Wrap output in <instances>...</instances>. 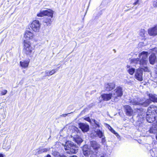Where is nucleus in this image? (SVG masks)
<instances>
[{"instance_id": "nucleus-43", "label": "nucleus", "mask_w": 157, "mask_h": 157, "mask_svg": "<svg viewBox=\"0 0 157 157\" xmlns=\"http://www.w3.org/2000/svg\"><path fill=\"white\" fill-rule=\"evenodd\" d=\"M0 157H4V155L3 154L0 153Z\"/></svg>"}, {"instance_id": "nucleus-6", "label": "nucleus", "mask_w": 157, "mask_h": 157, "mask_svg": "<svg viewBox=\"0 0 157 157\" xmlns=\"http://www.w3.org/2000/svg\"><path fill=\"white\" fill-rule=\"evenodd\" d=\"M113 98L114 100L117 99L118 98L121 97L123 95V88L121 86H118L113 91H112Z\"/></svg>"}, {"instance_id": "nucleus-36", "label": "nucleus", "mask_w": 157, "mask_h": 157, "mask_svg": "<svg viewBox=\"0 0 157 157\" xmlns=\"http://www.w3.org/2000/svg\"><path fill=\"white\" fill-rule=\"evenodd\" d=\"M153 6L154 7H157V1L154 0L153 3Z\"/></svg>"}, {"instance_id": "nucleus-12", "label": "nucleus", "mask_w": 157, "mask_h": 157, "mask_svg": "<svg viewBox=\"0 0 157 157\" xmlns=\"http://www.w3.org/2000/svg\"><path fill=\"white\" fill-rule=\"evenodd\" d=\"M125 109L126 114L128 116H131L133 113V110L131 107L129 105H125L124 106Z\"/></svg>"}, {"instance_id": "nucleus-32", "label": "nucleus", "mask_w": 157, "mask_h": 157, "mask_svg": "<svg viewBox=\"0 0 157 157\" xmlns=\"http://www.w3.org/2000/svg\"><path fill=\"white\" fill-rule=\"evenodd\" d=\"M145 33V31L143 29H141L140 30V32L139 33V35H140L142 36H144Z\"/></svg>"}, {"instance_id": "nucleus-21", "label": "nucleus", "mask_w": 157, "mask_h": 157, "mask_svg": "<svg viewBox=\"0 0 157 157\" xmlns=\"http://www.w3.org/2000/svg\"><path fill=\"white\" fill-rule=\"evenodd\" d=\"M96 132L99 137L102 138L103 140H105L103 133L99 129H97V131H96Z\"/></svg>"}, {"instance_id": "nucleus-11", "label": "nucleus", "mask_w": 157, "mask_h": 157, "mask_svg": "<svg viewBox=\"0 0 157 157\" xmlns=\"http://www.w3.org/2000/svg\"><path fill=\"white\" fill-rule=\"evenodd\" d=\"M143 73L142 71L138 69L135 75V77L137 80L141 81L143 80Z\"/></svg>"}, {"instance_id": "nucleus-38", "label": "nucleus", "mask_w": 157, "mask_h": 157, "mask_svg": "<svg viewBox=\"0 0 157 157\" xmlns=\"http://www.w3.org/2000/svg\"><path fill=\"white\" fill-rule=\"evenodd\" d=\"M67 113V114H63L62 115H60V117H66L68 115V114H71V113Z\"/></svg>"}, {"instance_id": "nucleus-31", "label": "nucleus", "mask_w": 157, "mask_h": 157, "mask_svg": "<svg viewBox=\"0 0 157 157\" xmlns=\"http://www.w3.org/2000/svg\"><path fill=\"white\" fill-rule=\"evenodd\" d=\"M52 154L56 157H59L60 155L59 152L55 150L52 151Z\"/></svg>"}, {"instance_id": "nucleus-44", "label": "nucleus", "mask_w": 157, "mask_h": 157, "mask_svg": "<svg viewBox=\"0 0 157 157\" xmlns=\"http://www.w3.org/2000/svg\"><path fill=\"white\" fill-rule=\"evenodd\" d=\"M46 157H51V156L50 155H47V156H46Z\"/></svg>"}, {"instance_id": "nucleus-42", "label": "nucleus", "mask_w": 157, "mask_h": 157, "mask_svg": "<svg viewBox=\"0 0 157 157\" xmlns=\"http://www.w3.org/2000/svg\"><path fill=\"white\" fill-rule=\"evenodd\" d=\"M59 157H66L65 156L63 155H59Z\"/></svg>"}, {"instance_id": "nucleus-15", "label": "nucleus", "mask_w": 157, "mask_h": 157, "mask_svg": "<svg viewBox=\"0 0 157 157\" xmlns=\"http://www.w3.org/2000/svg\"><path fill=\"white\" fill-rule=\"evenodd\" d=\"M29 62L30 59H29L20 61V66L23 68H27L28 67Z\"/></svg>"}, {"instance_id": "nucleus-17", "label": "nucleus", "mask_w": 157, "mask_h": 157, "mask_svg": "<svg viewBox=\"0 0 157 157\" xmlns=\"http://www.w3.org/2000/svg\"><path fill=\"white\" fill-rule=\"evenodd\" d=\"M115 84L113 83H110L106 84L105 87L107 91H111L114 88Z\"/></svg>"}, {"instance_id": "nucleus-19", "label": "nucleus", "mask_w": 157, "mask_h": 157, "mask_svg": "<svg viewBox=\"0 0 157 157\" xmlns=\"http://www.w3.org/2000/svg\"><path fill=\"white\" fill-rule=\"evenodd\" d=\"M150 133L155 134L157 132V123L153 124L149 130Z\"/></svg>"}, {"instance_id": "nucleus-29", "label": "nucleus", "mask_w": 157, "mask_h": 157, "mask_svg": "<svg viewBox=\"0 0 157 157\" xmlns=\"http://www.w3.org/2000/svg\"><path fill=\"white\" fill-rule=\"evenodd\" d=\"M108 128L116 136H119V135L118 133L116 132L109 125Z\"/></svg>"}, {"instance_id": "nucleus-49", "label": "nucleus", "mask_w": 157, "mask_h": 157, "mask_svg": "<svg viewBox=\"0 0 157 157\" xmlns=\"http://www.w3.org/2000/svg\"><path fill=\"white\" fill-rule=\"evenodd\" d=\"M143 44V43H140L139 44Z\"/></svg>"}, {"instance_id": "nucleus-41", "label": "nucleus", "mask_w": 157, "mask_h": 157, "mask_svg": "<svg viewBox=\"0 0 157 157\" xmlns=\"http://www.w3.org/2000/svg\"><path fill=\"white\" fill-rule=\"evenodd\" d=\"M155 77L157 78V67L156 68V70H155Z\"/></svg>"}, {"instance_id": "nucleus-7", "label": "nucleus", "mask_w": 157, "mask_h": 157, "mask_svg": "<svg viewBox=\"0 0 157 157\" xmlns=\"http://www.w3.org/2000/svg\"><path fill=\"white\" fill-rule=\"evenodd\" d=\"M53 13V11L52 10H46L41 11L40 13L37 14V16L39 17H42L46 15L52 18Z\"/></svg>"}, {"instance_id": "nucleus-33", "label": "nucleus", "mask_w": 157, "mask_h": 157, "mask_svg": "<svg viewBox=\"0 0 157 157\" xmlns=\"http://www.w3.org/2000/svg\"><path fill=\"white\" fill-rule=\"evenodd\" d=\"M94 122L95 124L97 125V126L98 127H101V124L99 122L97 121H96L95 120H94Z\"/></svg>"}, {"instance_id": "nucleus-24", "label": "nucleus", "mask_w": 157, "mask_h": 157, "mask_svg": "<svg viewBox=\"0 0 157 157\" xmlns=\"http://www.w3.org/2000/svg\"><path fill=\"white\" fill-rule=\"evenodd\" d=\"M49 18L48 17H46L45 18L44 20V22L45 23H46L47 25H50L51 24V23L52 22V21L51 18Z\"/></svg>"}, {"instance_id": "nucleus-20", "label": "nucleus", "mask_w": 157, "mask_h": 157, "mask_svg": "<svg viewBox=\"0 0 157 157\" xmlns=\"http://www.w3.org/2000/svg\"><path fill=\"white\" fill-rule=\"evenodd\" d=\"M71 136L73 138V140H75L78 144H80L82 141V140L81 138L78 135L75 136H73L72 135Z\"/></svg>"}, {"instance_id": "nucleus-9", "label": "nucleus", "mask_w": 157, "mask_h": 157, "mask_svg": "<svg viewBox=\"0 0 157 157\" xmlns=\"http://www.w3.org/2000/svg\"><path fill=\"white\" fill-rule=\"evenodd\" d=\"M148 33L151 36H155L157 35V25L154 27L148 29Z\"/></svg>"}, {"instance_id": "nucleus-27", "label": "nucleus", "mask_w": 157, "mask_h": 157, "mask_svg": "<svg viewBox=\"0 0 157 157\" xmlns=\"http://www.w3.org/2000/svg\"><path fill=\"white\" fill-rule=\"evenodd\" d=\"M129 102L133 105H140V103L139 102H138L136 101V100H135L134 99H132Z\"/></svg>"}, {"instance_id": "nucleus-37", "label": "nucleus", "mask_w": 157, "mask_h": 157, "mask_svg": "<svg viewBox=\"0 0 157 157\" xmlns=\"http://www.w3.org/2000/svg\"><path fill=\"white\" fill-rule=\"evenodd\" d=\"M7 93V91L6 90H4L1 92V95H3L6 94Z\"/></svg>"}, {"instance_id": "nucleus-34", "label": "nucleus", "mask_w": 157, "mask_h": 157, "mask_svg": "<svg viewBox=\"0 0 157 157\" xmlns=\"http://www.w3.org/2000/svg\"><path fill=\"white\" fill-rule=\"evenodd\" d=\"M47 151V150H46V149H43L38 151V154H40L42 152H46Z\"/></svg>"}, {"instance_id": "nucleus-50", "label": "nucleus", "mask_w": 157, "mask_h": 157, "mask_svg": "<svg viewBox=\"0 0 157 157\" xmlns=\"http://www.w3.org/2000/svg\"><path fill=\"white\" fill-rule=\"evenodd\" d=\"M155 0L157 1V0Z\"/></svg>"}, {"instance_id": "nucleus-26", "label": "nucleus", "mask_w": 157, "mask_h": 157, "mask_svg": "<svg viewBox=\"0 0 157 157\" xmlns=\"http://www.w3.org/2000/svg\"><path fill=\"white\" fill-rule=\"evenodd\" d=\"M151 103V100L149 99H147L143 103H140V104H141L144 106L146 107L147 106Z\"/></svg>"}, {"instance_id": "nucleus-1", "label": "nucleus", "mask_w": 157, "mask_h": 157, "mask_svg": "<svg viewBox=\"0 0 157 157\" xmlns=\"http://www.w3.org/2000/svg\"><path fill=\"white\" fill-rule=\"evenodd\" d=\"M147 52L143 51L139 55V58L133 59L132 61L133 63H139L140 66L142 67V69L144 71H149V69L147 65L148 63Z\"/></svg>"}, {"instance_id": "nucleus-13", "label": "nucleus", "mask_w": 157, "mask_h": 157, "mask_svg": "<svg viewBox=\"0 0 157 157\" xmlns=\"http://www.w3.org/2000/svg\"><path fill=\"white\" fill-rule=\"evenodd\" d=\"M101 98L104 101H108L111 98H113V95L112 93L110 94H104L101 95Z\"/></svg>"}, {"instance_id": "nucleus-40", "label": "nucleus", "mask_w": 157, "mask_h": 157, "mask_svg": "<svg viewBox=\"0 0 157 157\" xmlns=\"http://www.w3.org/2000/svg\"><path fill=\"white\" fill-rule=\"evenodd\" d=\"M84 119L85 120H86V121H88L89 122H91V120H90V118H89V117H86L84 118Z\"/></svg>"}, {"instance_id": "nucleus-4", "label": "nucleus", "mask_w": 157, "mask_h": 157, "mask_svg": "<svg viewBox=\"0 0 157 157\" xmlns=\"http://www.w3.org/2000/svg\"><path fill=\"white\" fill-rule=\"evenodd\" d=\"M98 148H83V153L86 156H88L92 154V157H94L93 155H96L98 154Z\"/></svg>"}, {"instance_id": "nucleus-46", "label": "nucleus", "mask_w": 157, "mask_h": 157, "mask_svg": "<svg viewBox=\"0 0 157 157\" xmlns=\"http://www.w3.org/2000/svg\"><path fill=\"white\" fill-rule=\"evenodd\" d=\"M100 157H105L104 156H102Z\"/></svg>"}, {"instance_id": "nucleus-47", "label": "nucleus", "mask_w": 157, "mask_h": 157, "mask_svg": "<svg viewBox=\"0 0 157 157\" xmlns=\"http://www.w3.org/2000/svg\"><path fill=\"white\" fill-rule=\"evenodd\" d=\"M156 48H154V50H156Z\"/></svg>"}, {"instance_id": "nucleus-48", "label": "nucleus", "mask_w": 157, "mask_h": 157, "mask_svg": "<svg viewBox=\"0 0 157 157\" xmlns=\"http://www.w3.org/2000/svg\"><path fill=\"white\" fill-rule=\"evenodd\" d=\"M156 139L157 140V135L156 136Z\"/></svg>"}, {"instance_id": "nucleus-2", "label": "nucleus", "mask_w": 157, "mask_h": 157, "mask_svg": "<svg viewBox=\"0 0 157 157\" xmlns=\"http://www.w3.org/2000/svg\"><path fill=\"white\" fill-rule=\"evenodd\" d=\"M157 110V107L153 105L148 108L146 116V120L148 122L152 123L155 121Z\"/></svg>"}, {"instance_id": "nucleus-23", "label": "nucleus", "mask_w": 157, "mask_h": 157, "mask_svg": "<svg viewBox=\"0 0 157 157\" xmlns=\"http://www.w3.org/2000/svg\"><path fill=\"white\" fill-rule=\"evenodd\" d=\"M128 71L130 75H132L135 71V69L131 67L130 65H127V66Z\"/></svg>"}, {"instance_id": "nucleus-5", "label": "nucleus", "mask_w": 157, "mask_h": 157, "mask_svg": "<svg viewBox=\"0 0 157 157\" xmlns=\"http://www.w3.org/2000/svg\"><path fill=\"white\" fill-rule=\"evenodd\" d=\"M41 24L40 21L37 20L33 21L31 24L29 25L30 28L33 31L37 32L40 30Z\"/></svg>"}, {"instance_id": "nucleus-30", "label": "nucleus", "mask_w": 157, "mask_h": 157, "mask_svg": "<svg viewBox=\"0 0 157 157\" xmlns=\"http://www.w3.org/2000/svg\"><path fill=\"white\" fill-rule=\"evenodd\" d=\"M59 67L57 68L56 69H53L51 71H49V75L50 76L56 72L58 70Z\"/></svg>"}, {"instance_id": "nucleus-18", "label": "nucleus", "mask_w": 157, "mask_h": 157, "mask_svg": "<svg viewBox=\"0 0 157 157\" xmlns=\"http://www.w3.org/2000/svg\"><path fill=\"white\" fill-rule=\"evenodd\" d=\"M75 148H65V150L66 151V152L69 154H75L77 152V149H76Z\"/></svg>"}, {"instance_id": "nucleus-8", "label": "nucleus", "mask_w": 157, "mask_h": 157, "mask_svg": "<svg viewBox=\"0 0 157 157\" xmlns=\"http://www.w3.org/2000/svg\"><path fill=\"white\" fill-rule=\"evenodd\" d=\"M56 145H57V146L59 147H61V146H62L66 147H72L74 146L75 147H76L75 145H74V143L71 141H67L65 142L64 144H61L59 142H56Z\"/></svg>"}, {"instance_id": "nucleus-10", "label": "nucleus", "mask_w": 157, "mask_h": 157, "mask_svg": "<svg viewBox=\"0 0 157 157\" xmlns=\"http://www.w3.org/2000/svg\"><path fill=\"white\" fill-rule=\"evenodd\" d=\"M34 36V35L33 33L29 30H26L25 31L24 37L26 40H31Z\"/></svg>"}, {"instance_id": "nucleus-16", "label": "nucleus", "mask_w": 157, "mask_h": 157, "mask_svg": "<svg viewBox=\"0 0 157 157\" xmlns=\"http://www.w3.org/2000/svg\"><path fill=\"white\" fill-rule=\"evenodd\" d=\"M150 63L152 65L155 64L156 60V57L154 53H152L149 57Z\"/></svg>"}, {"instance_id": "nucleus-39", "label": "nucleus", "mask_w": 157, "mask_h": 157, "mask_svg": "<svg viewBox=\"0 0 157 157\" xmlns=\"http://www.w3.org/2000/svg\"><path fill=\"white\" fill-rule=\"evenodd\" d=\"M49 75V71H46L45 72V76H50Z\"/></svg>"}, {"instance_id": "nucleus-45", "label": "nucleus", "mask_w": 157, "mask_h": 157, "mask_svg": "<svg viewBox=\"0 0 157 157\" xmlns=\"http://www.w3.org/2000/svg\"><path fill=\"white\" fill-rule=\"evenodd\" d=\"M70 157H77L76 155H74V156Z\"/></svg>"}, {"instance_id": "nucleus-14", "label": "nucleus", "mask_w": 157, "mask_h": 157, "mask_svg": "<svg viewBox=\"0 0 157 157\" xmlns=\"http://www.w3.org/2000/svg\"><path fill=\"white\" fill-rule=\"evenodd\" d=\"M79 128L83 132H86L89 131V126L87 124L83 123H81L79 124Z\"/></svg>"}, {"instance_id": "nucleus-35", "label": "nucleus", "mask_w": 157, "mask_h": 157, "mask_svg": "<svg viewBox=\"0 0 157 157\" xmlns=\"http://www.w3.org/2000/svg\"><path fill=\"white\" fill-rule=\"evenodd\" d=\"M140 0H136L135 2L133 3V4L134 5H139L140 2L139 1Z\"/></svg>"}, {"instance_id": "nucleus-28", "label": "nucleus", "mask_w": 157, "mask_h": 157, "mask_svg": "<svg viewBox=\"0 0 157 157\" xmlns=\"http://www.w3.org/2000/svg\"><path fill=\"white\" fill-rule=\"evenodd\" d=\"M91 147H99L98 144L97 142L94 141H92L90 142Z\"/></svg>"}, {"instance_id": "nucleus-22", "label": "nucleus", "mask_w": 157, "mask_h": 157, "mask_svg": "<svg viewBox=\"0 0 157 157\" xmlns=\"http://www.w3.org/2000/svg\"><path fill=\"white\" fill-rule=\"evenodd\" d=\"M149 97L150 100L151 101L157 102V97H156L155 94H149Z\"/></svg>"}, {"instance_id": "nucleus-25", "label": "nucleus", "mask_w": 157, "mask_h": 157, "mask_svg": "<svg viewBox=\"0 0 157 157\" xmlns=\"http://www.w3.org/2000/svg\"><path fill=\"white\" fill-rule=\"evenodd\" d=\"M145 117V113H141L138 115L137 116L138 119L139 121H141L142 119L144 118Z\"/></svg>"}, {"instance_id": "nucleus-3", "label": "nucleus", "mask_w": 157, "mask_h": 157, "mask_svg": "<svg viewBox=\"0 0 157 157\" xmlns=\"http://www.w3.org/2000/svg\"><path fill=\"white\" fill-rule=\"evenodd\" d=\"M24 52L27 55L31 56L34 52V48L29 41L24 40Z\"/></svg>"}]
</instances>
